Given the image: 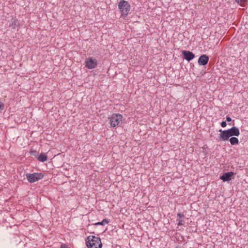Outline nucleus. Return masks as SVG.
Wrapping results in <instances>:
<instances>
[{
	"label": "nucleus",
	"mask_w": 248,
	"mask_h": 248,
	"mask_svg": "<svg viewBox=\"0 0 248 248\" xmlns=\"http://www.w3.org/2000/svg\"><path fill=\"white\" fill-rule=\"evenodd\" d=\"M220 132L219 138L222 140H227L231 136H238L240 134L239 129L236 127H232L231 128L226 130L219 131Z\"/></svg>",
	"instance_id": "f257e3e1"
},
{
	"label": "nucleus",
	"mask_w": 248,
	"mask_h": 248,
	"mask_svg": "<svg viewBox=\"0 0 248 248\" xmlns=\"http://www.w3.org/2000/svg\"><path fill=\"white\" fill-rule=\"evenodd\" d=\"M86 244L88 248H102L101 239L97 236L90 235L86 239Z\"/></svg>",
	"instance_id": "f03ea898"
},
{
	"label": "nucleus",
	"mask_w": 248,
	"mask_h": 248,
	"mask_svg": "<svg viewBox=\"0 0 248 248\" xmlns=\"http://www.w3.org/2000/svg\"><path fill=\"white\" fill-rule=\"evenodd\" d=\"M118 8L121 14V16L126 17L129 14L131 6L128 1L121 0L118 4Z\"/></svg>",
	"instance_id": "7ed1b4c3"
},
{
	"label": "nucleus",
	"mask_w": 248,
	"mask_h": 248,
	"mask_svg": "<svg viewBox=\"0 0 248 248\" xmlns=\"http://www.w3.org/2000/svg\"><path fill=\"white\" fill-rule=\"evenodd\" d=\"M122 115L119 113H113L108 118L111 127H115L119 125L123 121Z\"/></svg>",
	"instance_id": "20e7f679"
},
{
	"label": "nucleus",
	"mask_w": 248,
	"mask_h": 248,
	"mask_svg": "<svg viewBox=\"0 0 248 248\" xmlns=\"http://www.w3.org/2000/svg\"><path fill=\"white\" fill-rule=\"evenodd\" d=\"M44 176V175L42 173H28L26 174V177L28 181L31 183L42 179Z\"/></svg>",
	"instance_id": "39448f33"
},
{
	"label": "nucleus",
	"mask_w": 248,
	"mask_h": 248,
	"mask_svg": "<svg viewBox=\"0 0 248 248\" xmlns=\"http://www.w3.org/2000/svg\"><path fill=\"white\" fill-rule=\"evenodd\" d=\"M98 62L97 60L93 57L87 58L85 61L86 67L89 69H94L96 67Z\"/></svg>",
	"instance_id": "423d86ee"
},
{
	"label": "nucleus",
	"mask_w": 248,
	"mask_h": 248,
	"mask_svg": "<svg viewBox=\"0 0 248 248\" xmlns=\"http://www.w3.org/2000/svg\"><path fill=\"white\" fill-rule=\"evenodd\" d=\"M235 175L233 172H228L224 173L222 176H220V179L225 181H229L232 179V178Z\"/></svg>",
	"instance_id": "0eeeda50"
},
{
	"label": "nucleus",
	"mask_w": 248,
	"mask_h": 248,
	"mask_svg": "<svg viewBox=\"0 0 248 248\" xmlns=\"http://www.w3.org/2000/svg\"><path fill=\"white\" fill-rule=\"evenodd\" d=\"M184 58L188 61H190L195 57V55L189 51L184 50L182 51Z\"/></svg>",
	"instance_id": "6e6552de"
},
{
	"label": "nucleus",
	"mask_w": 248,
	"mask_h": 248,
	"mask_svg": "<svg viewBox=\"0 0 248 248\" xmlns=\"http://www.w3.org/2000/svg\"><path fill=\"white\" fill-rule=\"evenodd\" d=\"M209 61V57L206 55H202L198 60V63L200 65H205Z\"/></svg>",
	"instance_id": "1a4fd4ad"
},
{
	"label": "nucleus",
	"mask_w": 248,
	"mask_h": 248,
	"mask_svg": "<svg viewBox=\"0 0 248 248\" xmlns=\"http://www.w3.org/2000/svg\"><path fill=\"white\" fill-rule=\"evenodd\" d=\"M37 159L39 161L45 162L47 160V156L45 153H42L37 157Z\"/></svg>",
	"instance_id": "9d476101"
},
{
	"label": "nucleus",
	"mask_w": 248,
	"mask_h": 248,
	"mask_svg": "<svg viewBox=\"0 0 248 248\" xmlns=\"http://www.w3.org/2000/svg\"><path fill=\"white\" fill-rule=\"evenodd\" d=\"M177 218L178 223L177 225L178 226H182L183 225V221L182 220V218L184 217V215L183 213H178L177 214Z\"/></svg>",
	"instance_id": "9b49d317"
},
{
	"label": "nucleus",
	"mask_w": 248,
	"mask_h": 248,
	"mask_svg": "<svg viewBox=\"0 0 248 248\" xmlns=\"http://www.w3.org/2000/svg\"><path fill=\"white\" fill-rule=\"evenodd\" d=\"M230 143L232 145L238 144L239 143V140L237 138L232 137L230 139Z\"/></svg>",
	"instance_id": "f8f14e48"
},
{
	"label": "nucleus",
	"mask_w": 248,
	"mask_h": 248,
	"mask_svg": "<svg viewBox=\"0 0 248 248\" xmlns=\"http://www.w3.org/2000/svg\"><path fill=\"white\" fill-rule=\"evenodd\" d=\"M109 220L107 219H104L102 221L98 222L94 224V225H104L109 223Z\"/></svg>",
	"instance_id": "ddd939ff"
},
{
	"label": "nucleus",
	"mask_w": 248,
	"mask_h": 248,
	"mask_svg": "<svg viewBox=\"0 0 248 248\" xmlns=\"http://www.w3.org/2000/svg\"><path fill=\"white\" fill-rule=\"evenodd\" d=\"M235 1L242 7H245L246 5L247 0H235Z\"/></svg>",
	"instance_id": "4468645a"
},
{
	"label": "nucleus",
	"mask_w": 248,
	"mask_h": 248,
	"mask_svg": "<svg viewBox=\"0 0 248 248\" xmlns=\"http://www.w3.org/2000/svg\"><path fill=\"white\" fill-rule=\"evenodd\" d=\"M4 108V105L3 103L0 101V111L2 110Z\"/></svg>",
	"instance_id": "2eb2a0df"
},
{
	"label": "nucleus",
	"mask_w": 248,
	"mask_h": 248,
	"mask_svg": "<svg viewBox=\"0 0 248 248\" xmlns=\"http://www.w3.org/2000/svg\"><path fill=\"white\" fill-rule=\"evenodd\" d=\"M60 248H68V246L66 245L65 244H62Z\"/></svg>",
	"instance_id": "dca6fc26"
},
{
	"label": "nucleus",
	"mask_w": 248,
	"mask_h": 248,
	"mask_svg": "<svg viewBox=\"0 0 248 248\" xmlns=\"http://www.w3.org/2000/svg\"><path fill=\"white\" fill-rule=\"evenodd\" d=\"M226 122L225 121H223L221 123V126L222 127H225L226 126Z\"/></svg>",
	"instance_id": "f3484780"
},
{
	"label": "nucleus",
	"mask_w": 248,
	"mask_h": 248,
	"mask_svg": "<svg viewBox=\"0 0 248 248\" xmlns=\"http://www.w3.org/2000/svg\"><path fill=\"white\" fill-rule=\"evenodd\" d=\"M30 153L32 155L35 154L36 153V151L35 150H31Z\"/></svg>",
	"instance_id": "a211bd4d"
},
{
	"label": "nucleus",
	"mask_w": 248,
	"mask_h": 248,
	"mask_svg": "<svg viewBox=\"0 0 248 248\" xmlns=\"http://www.w3.org/2000/svg\"><path fill=\"white\" fill-rule=\"evenodd\" d=\"M226 120H227L228 122H230V121H231L232 119H231L230 117H227V118H226Z\"/></svg>",
	"instance_id": "6ab92c4d"
}]
</instances>
